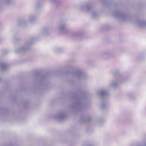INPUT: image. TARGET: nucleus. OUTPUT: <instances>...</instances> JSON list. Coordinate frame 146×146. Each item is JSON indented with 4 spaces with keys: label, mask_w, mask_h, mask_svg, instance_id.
I'll list each match as a JSON object with an SVG mask.
<instances>
[{
    "label": "nucleus",
    "mask_w": 146,
    "mask_h": 146,
    "mask_svg": "<svg viewBox=\"0 0 146 146\" xmlns=\"http://www.w3.org/2000/svg\"><path fill=\"white\" fill-rule=\"evenodd\" d=\"M8 66L5 63L0 62V68L2 71H4L7 70Z\"/></svg>",
    "instance_id": "nucleus-2"
},
{
    "label": "nucleus",
    "mask_w": 146,
    "mask_h": 146,
    "mask_svg": "<svg viewBox=\"0 0 146 146\" xmlns=\"http://www.w3.org/2000/svg\"><path fill=\"white\" fill-rule=\"evenodd\" d=\"M18 23L20 26H23L25 25L26 22L24 20H22L19 21Z\"/></svg>",
    "instance_id": "nucleus-4"
},
{
    "label": "nucleus",
    "mask_w": 146,
    "mask_h": 146,
    "mask_svg": "<svg viewBox=\"0 0 146 146\" xmlns=\"http://www.w3.org/2000/svg\"><path fill=\"white\" fill-rule=\"evenodd\" d=\"M5 1L7 3H9L11 1V0H5Z\"/></svg>",
    "instance_id": "nucleus-6"
},
{
    "label": "nucleus",
    "mask_w": 146,
    "mask_h": 146,
    "mask_svg": "<svg viewBox=\"0 0 146 146\" xmlns=\"http://www.w3.org/2000/svg\"><path fill=\"white\" fill-rule=\"evenodd\" d=\"M20 40V38H18V37H16L14 39V40L15 41H18L19 40Z\"/></svg>",
    "instance_id": "nucleus-5"
},
{
    "label": "nucleus",
    "mask_w": 146,
    "mask_h": 146,
    "mask_svg": "<svg viewBox=\"0 0 146 146\" xmlns=\"http://www.w3.org/2000/svg\"><path fill=\"white\" fill-rule=\"evenodd\" d=\"M36 16V15L35 14L34 15H31L29 17V20L31 23H32L35 21Z\"/></svg>",
    "instance_id": "nucleus-3"
},
{
    "label": "nucleus",
    "mask_w": 146,
    "mask_h": 146,
    "mask_svg": "<svg viewBox=\"0 0 146 146\" xmlns=\"http://www.w3.org/2000/svg\"><path fill=\"white\" fill-rule=\"evenodd\" d=\"M36 40V37H32L28 41L25 42L24 45L19 46L15 51L17 54L22 53L26 52L29 49V47L33 44Z\"/></svg>",
    "instance_id": "nucleus-1"
},
{
    "label": "nucleus",
    "mask_w": 146,
    "mask_h": 146,
    "mask_svg": "<svg viewBox=\"0 0 146 146\" xmlns=\"http://www.w3.org/2000/svg\"><path fill=\"white\" fill-rule=\"evenodd\" d=\"M3 42V40L1 38H0V44L2 43Z\"/></svg>",
    "instance_id": "nucleus-7"
}]
</instances>
